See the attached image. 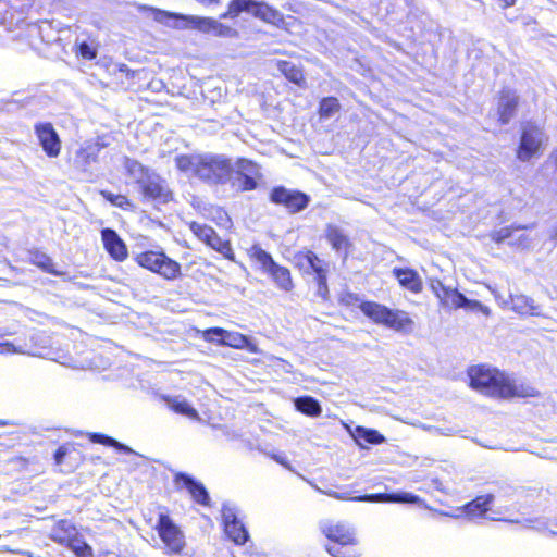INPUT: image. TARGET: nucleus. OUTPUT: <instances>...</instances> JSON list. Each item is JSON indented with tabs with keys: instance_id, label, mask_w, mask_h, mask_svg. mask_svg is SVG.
I'll return each mask as SVG.
<instances>
[{
	"instance_id": "e433bc0d",
	"label": "nucleus",
	"mask_w": 557,
	"mask_h": 557,
	"mask_svg": "<svg viewBox=\"0 0 557 557\" xmlns=\"http://www.w3.org/2000/svg\"><path fill=\"white\" fill-rule=\"evenodd\" d=\"M355 432L357 441H362L367 444L379 445L385 441L384 435L374 429L357 426Z\"/></svg>"
},
{
	"instance_id": "6e6552de",
	"label": "nucleus",
	"mask_w": 557,
	"mask_h": 557,
	"mask_svg": "<svg viewBox=\"0 0 557 557\" xmlns=\"http://www.w3.org/2000/svg\"><path fill=\"white\" fill-rule=\"evenodd\" d=\"M160 540L164 545L166 555H182L186 549V541L183 531L170 517L169 509L162 507L154 525Z\"/></svg>"
},
{
	"instance_id": "3c124183",
	"label": "nucleus",
	"mask_w": 557,
	"mask_h": 557,
	"mask_svg": "<svg viewBox=\"0 0 557 557\" xmlns=\"http://www.w3.org/2000/svg\"><path fill=\"white\" fill-rule=\"evenodd\" d=\"M16 462L21 463V465H27L28 463V459L25 458V457H22V456H18V457H15L14 459Z\"/></svg>"
},
{
	"instance_id": "9b49d317",
	"label": "nucleus",
	"mask_w": 557,
	"mask_h": 557,
	"mask_svg": "<svg viewBox=\"0 0 557 557\" xmlns=\"http://www.w3.org/2000/svg\"><path fill=\"white\" fill-rule=\"evenodd\" d=\"M544 133L542 128L529 121L524 123L520 131L519 143L516 148V157L522 162L530 161L532 158L542 154Z\"/></svg>"
},
{
	"instance_id": "09e8293b",
	"label": "nucleus",
	"mask_w": 557,
	"mask_h": 557,
	"mask_svg": "<svg viewBox=\"0 0 557 557\" xmlns=\"http://www.w3.org/2000/svg\"><path fill=\"white\" fill-rule=\"evenodd\" d=\"M496 1L498 2L499 7L504 10L512 8L517 2V0H496Z\"/></svg>"
},
{
	"instance_id": "412c9836",
	"label": "nucleus",
	"mask_w": 557,
	"mask_h": 557,
	"mask_svg": "<svg viewBox=\"0 0 557 557\" xmlns=\"http://www.w3.org/2000/svg\"><path fill=\"white\" fill-rule=\"evenodd\" d=\"M392 274L403 289L414 295L420 294L423 290V281L416 269L396 267L392 270Z\"/></svg>"
},
{
	"instance_id": "c9c22d12",
	"label": "nucleus",
	"mask_w": 557,
	"mask_h": 557,
	"mask_svg": "<svg viewBox=\"0 0 557 557\" xmlns=\"http://www.w3.org/2000/svg\"><path fill=\"white\" fill-rule=\"evenodd\" d=\"M218 344L221 346H227L235 349H243L247 347L250 344V342L249 338L244 334L226 331L224 337L218 339Z\"/></svg>"
},
{
	"instance_id": "0eeeda50",
	"label": "nucleus",
	"mask_w": 557,
	"mask_h": 557,
	"mask_svg": "<svg viewBox=\"0 0 557 557\" xmlns=\"http://www.w3.org/2000/svg\"><path fill=\"white\" fill-rule=\"evenodd\" d=\"M143 269L154 273L165 281H175L182 276L181 264L162 250H145L134 257Z\"/></svg>"
},
{
	"instance_id": "a211bd4d",
	"label": "nucleus",
	"mask_w": 557,
	"mask_h": 557,
	"mask_svg": "<svg viewBox=\"0 0 557 557\" xmlns=\"http://www.w3.org/2000/svg\"><path fill=\"white\" fill-rule=\"evenodd\" d=\"M34 131L46 156L57 158L61 153L62 141L52 123L39 122Z\"/></svg>"
},
{
	"instance_id": "1a4fd4ad",
	"label": "nucleus",
	"mask_w": 557,
	"mask_h": 557,
	"mask_svg": "<svg viewBox=\"0 0 557 557\" xmlns=\"http://www.w3.org/2000/svg\"><path fill=\"white\" fill-rule=\"evenodd\" d=\"M233 173V163L222 154H201L196 177L207 184H225Z\"/></svg>"
},
{
	"instance_id": "de8ad7c7",
	"label": "nucleus",
	"mask_w": 557,
	"mask_h": 557,
	"mask_svg": "<svg viewBox=\"0 0 557 557\" xmlns=\"http://www.w3.org/2000/svg\"><path fill=\"white\" fill-rule=\"evenodd\" d=\"M226 333V330L222 327H211L205 331L203 337L208 342H216L219 338L224 337V334Z\"/></svg>"
},
{
	"instance_id": "c756f323",
	"label": "nucleus",
	"mask_w": 557,
	"mask_h": 557,
	"mask_svg": "<svg viewBox=\"0 0 557 557\" xmlns=\"http://www.w3.org/2000/svg\"><path fill=\"white\" fill-rule=\"evenodd\" d=\"M364 500L370 502H387V503H405L416 504L419 502V496L411 493H377L370 494L362 497Z\"/></svg>"
},
{
	"instance_id": "20e7f679",
	"label": "nucleus",
	"mask_w": 557,
	"mask_h": 557,
	"mask_svg": "<svg viewBox=\"0 0 557 557\" xmlns=\"http://www.w3.org/2000/svg\"><path fill=\"white\" fill-rule=\"evenodd\" d=\"M359 309L374 324L383 325L395 332L410 333L414 329L413 319L405 310L392 309L373 300H362Z\"/></svg>"
},
{
	"instance_id": "2f4dec72",
	"label": "nucleus",
	"mask_w": 557,
	"mask_h": 557,
	"mask_svg": "<svg viewBox=\"0 0 557 557\" xmlns=\"http://www.w3.org/2000/svg\"><path fill=\"white\" fill-rule=\"evenodd\" d=\"M99 195L107 200L111 206L119 208L124 211H135V203L126 196L122 194H113L110 190L102 189Z\"/></svg>"
},
{
	"instance_id": "39448f33",
	"label": "nucleus",
	"mask_w": 557,
	"mask_h": 557,
	"mask_svg": "<svg viewBox=\"0 0 557 557\" xmlns=\"http://www.w3.org/2000/svg\"><path fill=\"white\" fill-rule=\"evenodd\" d=\"M247 256L251 262L259 265L260 270L272 280L278 289L286 293L294 289V281L290 270L287 267L277 263L259 244H253L248 248Z\"/></svg>"
},
{
	"instance_id": "c85d7f7f",
	"label": "nucleus",
	"mask_w": 557,
	"mask_h": 557,
	"mask_svg": "<svg viewBox=\"0 0 557 557\" xmlns=\"http://www.w3.org/2000/svg\"><path fill=\"white\" fill-rule=\"evenodd\" d=\"M28 262L45 273L52 275L62 274V272L57 270L52 258L39 249H32L28 251Z\"/></svg>"
},
{
	"instance_id": "9d476101",
	"label": "nucleus",
	"mask_w": 557,
	"mask_h": 557,
	"mask_svg": "<svg viewBox=\"0 0 557 557\" xmlns=\"http://www.w3.org/2000/svg\"><path fill=\"white\" fill-rule=\"evenodd\" d=\"M235 165L232 186L240 193L256 190L263 181L261 166L256 161L248 158H237Z\"/></svg>"
},
{
	"instance_id": "7c9ffc66",
	"label": "nucleus",
	"mask_w": 557,
	"mask_h": 557,
	"mask_svg": "<svg viewBox=\"0 0 557 557\" xmlns=\"http://www.w3.org/2000/svg\"><path fill=\"white\" fill-rule=\"evenodd\" d=\"M296 409L305 416L317 418L322 413L320 403L311 396H301L295 399Z\"/></svg>"
},
{
	"instance_id": "5701e85b",
	"label": "nucleus",
	"mask_w": 557,
	"mask_h": 557,
	"mask_svg": "<svg viewBox=\"0 0 557 557\" xmlns=\"http://www.w3.org/2000/svg\"><path fill=\"white\" fill-rule=\"evenodd\" d=\"M81 536L76 527L66 519L59 520L52 528L50 539L63 546L69 547Z\"/></svg>"
},
{
	"instance_id": "f257e3e1",
	"label": "nucleus",
	"mask_w": 557,
	"mask_h": 557,
	"mask_svg": "<svg viewBox=\"0 0 557 557\" xmlns=\"http://www.w3.org/2000/svg\"><path fill=\"white\" fill-rule=\"evenodd\" d=\"M467 373L470 387L490 397L511 399L539 396L535 387L524 383H517L496 368L478 364L470 367Z\"/></svg>"
},
{
	"instance_id": "a878e982",
	"label": "nucleus",
	"mask_w": 557,
	"mask_h": 557,
	"mask_svg": "<svg viewBox=\"0 0 557 557\" xmlns=\"http://www.w3.org/2000/svg\"><path fill=\"white\" fill-rule=\"evenodd\" d=\"M325 239L335 251H344L347 255L352 248L349 237L339 227L332 224L326 225Z\"/></svg>"
},
{
	"instance_id": "4be33fe9",
	"label": "nucleus",
	"mask_w": 557,
	"mask_h": 557,
	"mask_svg": "<svg viewBox=\"0 0 557 557\" xmlns=\"http://www.w3.org/2000/svg\"><path fill=\"white\" fill-rule=\"evenodd\" d=\"M275 65L280 73L292 84L299 88H307V76L301 64L288 60H276Z\"/></svg>"
},
{
	"instance_id": "72a5a7b5",
	"label": "nucleus",
	"mask_w": 557,
	"mask_h": 557,
	"mask_svg": "<svg viewBox=\"0 0 557 557\" xmlns=\"http://www.w3.org/2000/svg\"><path fill=\"white\" fill-rule=\"evenodd\" d=\"M201 154H178L175 157V166L181 172H191L195 176L198 170Z\"/></svg>"
},
{
	"instance_id": "a18cd8bd",
	"label": "nucleus",
	"mask_w": 557,
	"mask_h": 557,
	"mask_svg": "<svg viewBox=\"0 0 557 557\" xmlns=\"http://www.w3.org/2000/svg\"><path fill=\"white\" fill-rule=\"evenodd\" d=\"M211 34H213L216 37H233L237 33L232 27L224 25L215 20L212 26Z\"/></svg>"
},
{
	"instance_id": "473e14b6",
	"label": "nucleus",
	"mask_w": 557,
	"mask_h": 557,
	"mask_svg": "<svg viewBox=\"0 0 557 557\" xmlns=\"http://www.w3.org/2000/svg\"><path fill=\"white\" fill-rule=\"evenodd\" d=\"M252 4L253 0H230L226 11L220 15V18L234 20L238 17L243 12H248L251 14Z\"/></svg>"
},
{
	"instance_id": "79ce46f5",
	"label": "nucleus",
	"mask_w": 557,
	"mask_h": 557,
	"mask_svg": "<svg viewBox=\"0 0 557 557\" xmlns=\"http://www.w3.org/2000/svg\"><path fill=\"white\" fill-rule=\"evenodd\" d=\"M525 497L531 498L532 500L539 499L541 502H547L552 492L549 488L544 487L543 485L539 486H528L524 488Z\"/></svg>"
},
{
	"instance_id": "f3484780",
	"label": "nucleus",
	"mask_w": 557,
	"mask_h": 557,
	"mask_svg": "<svg viewBox=\"0 0 557 557\" xmlns=\"http://www.w3.org/2000/svg\"><path fill=\"white\" fill-rule=\"evenodd\" d=\"M520 107V97L509 87H503L497 94L496 113L499 125H507L516 115Z\"/></svg>"
},
{
	"instance_id": "49530a36",
	"label": "nucleus",
	"mask_w": 557,
	"mask_h": 557,
	"mask_svg": "<svg viewBox=\"0 0 557 557\" xmlns=\"http://www.w3.org/2000/svg\"><path fill=\"white\" fill-rule=\"evenodd\" d=\"M511 235H512V230L510 227H504V228L491 232L490 237L494 243L499 244V243L504 242L505 239L509 238Z\"/></svg>"
},
{
	"instance_id": "f704fd0d",
	"label": "nucleus",
	"mask_w": 557,
	"mask_h": 557,
	"mask_svg": "<svg viewBox=\"0 0 557 557\" xmlns=\"http://www.w3.org/2000/svg\"><path fill=\"white\" fill-rule=\"evenodd\" d=\"M341 103L334 96L324 97L319 101L318 115L320 119H329L341 111Z\"/></svg>"
},
{
	"instance_id": "f8f14e48",
	"label": "nucleus",
	"mask_w": 557,
	"mask_h": 557,
	"mask_svg": "<svg viewBox=\"0 0 557 557\" xmlns=\"http://www.w3.org/2000/svg\"><path fill=\"white\" fill-rule=\"evenodd\" d=\"M430 289L437 298L441 307L457 310L466 308L470 310L481 309V304L478 300H470L456 288L445 285L441 280L435 278L430 283Z\"/></svg>"
},
{
	"instance_id": "dca6fc26",
	"label": "nucleus",
	"mask_w": 557,
	"mask_h": 557,
	"mask_svg": "<svg viewBox=\"0 0 557 557\" xmlns=\"http://www.w3.org/2000/svg\"><path fill=\"white\" fill-rule=\"evenodd\" d=\"M176 491L186 490L191 500L202 507H210L211 499L205 484L186 472H176L173 475Z\"/></svg>"
},
{
	"instance_id": "4c0bfd02",
	"label": "nucleus",
	"mask_w": 557,
	"mask_h": 557,
	"mask_svg": "<svg viewBox=\"0 0 557 557\" xmlns=\"http://www.w3.org/2000/svg\"><path fill=\"white\" fill-rule=\"evenodd\" d=\"M87 436L91 443L101 444V445L109 446V447H114L115 449H117L120 451L131 453V449L127 446L117 442L116 440H114L113 437H111L107 434L94 432V433H89Z\"/></svg>"
},
{
	"instance_id": "393cba45",
	"label": "nucleus",
	"mask_w": 557,
	"mask_h": 557,
	"mask_svg": "<svg viewBox=\"0 0 557 557\" xmlns=\"http://www.w3.org/2000/svg\"><path fill=\"white\" fill-rule=\"evenodd\" d=\"M493 500V494L478 495L462 506V515L468 519L483 518L490 511Z\"/></svg>"
},
{
	"instance_id": "cd10ccee",
	"label": "nucleus",
	"mask_w": 557,
	"mask_h": 557,
	"mask_svg": "<svg viewBox=\"0 0 557 557\" xmlns=\"http://www.w3.org/2000/svg\"><path fill=\"white\" fill-rule=\"evenodd\" d=\"M510 306L512 311L520 315L541 317L540 307L534 304V300L525 295L510 296Z\"/></svg>"
},
{
	"instance_id": "c03bdc74",
	"label": "nucleus",
	"mask_w": 557,
	"mask_h": 557,
	"mask_svg": "<svg viewBox=\"0 0 557 557\" xmlns=\"http://www.w3.org/2000/svg\"><path fill=\"white\" fill-rule=\"evenodd\" d=\"M361 302L359 296L351 292H344L338 297V304L345 308H359Z\"/></svg>"
},
{
	"instance_id": "423d86ee",
	"label": "nucleus",
	"mask_w": 557,
	"mask_h": 557,
	"mask_svg": "<svg viewBox=\"0 0 557 557\" xmlns=\"http://www.w3.org/2000/svg\"><path fill=\"white\" fill-rule=\"evenodd\" d=\"M295 267L306 273L313 274V281L317 285L315 295L323 301L330 298V288L327 283L329 263L321 259L313 250L302 249L294 255Z\"/></svg>"
},
{
	"instance_id": "aec40b11",
	"label": "nucleus",
	"mask_w": 557,
	"mask_h": 557,
	"mask_svg": "<svg viewBox=\"0 0 557 557\" xmlns=\"http://www.w3.org/2000/svg\"><path fill=\"white\" fill-rule=\"evenodd\" d=\"M223 527L227 537L236 545H244L249 540V534L244 523L231 509L223 511Z\"/></svg>"
},
{
	"instance_id": "4468645a",
	"label": "nucleus",
	"mask_w": 557,
	"mask_h": 557,
	"mask_svg": "<svg viewBox=\"0 0 557 557\" xmlns=\"http://www.w3.org/2000/svg\"><path fill=\"white\" fill-rule=\"evenodd\" d=\"M269 200L275 206L285 208L295 214L305 210L310 202V197L298 189H288L285 186H274L269 193Z\"/></svg>"
},
{
	"instance_id": "6ab92c4d",
	"label": "nucleus",
	"mask_w": 557,
	"mask_h": 557,
	"mask_svg": "<svg viewBox=\"0 0 557 557\" xmlns=\"http://www.w3.org/2000/svg\"><path fill=\"white\" fill-rule=\"evenodd\" d=\"M101 240L104 250L116 262H123L128 257V249L125 242L113 228H103L101 231Z\"/></svg>"
},
{
	"instance_id": "2eb2a0df",
	"label": "nucleus",
	"mask_w": 557,
	"mask_h": 557,
	"mask_svg": "<svg viewBox=\"0 0 557 557\" xmlns=\"http://www.w3.org/2000/svg\"><path fill=\"white\" fill-rule=\"evenodd\" d=\"M140 11L151 13L153 18L157 22H164L168 20L185 21L193 28H195L199 32L206 33V34L211 33L212 26L215 21L212 17L184 15L181 13L170 12V11H165V10H161V9L148 7V5H143L140 8Z\"/></svg>"
},
{
	"instance_id": "b1692460",
	"label": "nucleus",
	"mask_w": 557,
	"mask_h": 557,
	"mask_svg": "<svg viewBox=\"0 0 557 557\" xmlns=\"http://www.w3.org/2000/svg\"><path fill=\"white\" fill-rule=\"evenodd\" d=\"M251 15L276 27H281L285 23L284 15L264 1L253 0Z\"/></svg>"
},
{
	"instance_id": "7ed1b4c3",
	"label": "nucleus",
	"mask_w": 557,
	"mask_h": 557,
	"mask_svg": "<svg viewBox=\"0 0 557 557\" xmlns=\"http://www.w3.org/2000/svg\"><path fill=\"white\" fill-rule=\"evenodd\" d=\"M125 168L128 174L138 172L143 175L140 180H137V185L144 201H154L165 205L173 200L174 194L165 178L151 172L137 160L128 159Z\"/></svg>"
},
{
	"instance_id": "a19ab883",
	"label": "nucleus",
	"mask_w": 557,
	"mask_h": 557,
	"mask_svg": "<svg viewBox=\"0 0 557 557\" xmlns=\"http://www.w3.org/2000/svg\"><path fill=\"white\" fill-rule=\"evenodd\" d=\"M67 548H70L76 557H95L92 547L83 539L82 535Z\"/></svg>"
},
{
	"instance_id": "58836bf2",
	"label": "nucleus",
	"mask_w": 557,
	"mask_h": 557,
	"mask_svg": "<svg viewBox=\"0 0 557 557\" xmlns=\"http://www.w3.org/2000/svg\"><path fill=\"white\" fill-rule=\"evenodd\" d=\"M169 407L175 413H178V414H182V416H186V417H188L190 419H198L199 418L197 410L195 408H193L185 400L180 401V400L173 399V400H171L169 403Z\"/></svg>"
},
{
	"instance_id": "ea45409f",
	"label": "nucleus",
	"mask_w": 557,
	"mask_h": 557,
	"mask_svg": "<svg viewBox=\"0 0 557 557\" xmlns=\"http://www.w3.org/2000/svg\"><path fill=\"white\" fill-rule=\"evenodd\" d=\"M73 52L77 58H81L83 60L91 61L97 58L98 51L97 47H94L86 41H82L79 44H76L73 47Z\"/></svg>"
},
{
	"instance_id": "8fccbe9b",
	"label": "nucleus",
	"mask_w": 557,
	"mask_h": 557,
	"mask_svg": "<svg viewBox=\"0 0 557 557\" xmlns=\"http://www.w3.org/2000/svg\"><path fill=\"white\" fill-rule=\"evenodd\" d=\"M196 1L206 7L218 5L220 3V0H196Z\"/></svg>"
},
{
	"instance_id": "37998d69",
	"label": "nucleus",
	"mask_w": 557,
	"mask_h": 557,
	"mask_svg": "<svg viewBox=\"0 0 557 557\" xmlns=\"http://www.w3.org/2000/svg\"><path fill=\"white\" fill-rule=\"evenodd\" d=\"M74 450V444L66 443L59 446L53 454L54 465L58 467L65 465Z\"/></svg>"
},
{
	"instance_id": "ddd939ff",
	"label": "nucleus",
	"mask_w": 557,
	"mask_h": 557,
	"mask_svg": "<svg viewBox=\"0 0 557 557\" xmlns=\"http://www.w3.org/2000/svg\"><path fill=\"white\" fill-rule=\"evenodd\" d=\"M190 232L205 245L221 253L225 259L235 261V253L228 239H223L213 227L196 221L188 223Z\"/></svg>"
},
{
	"instance_id": "bb28decb",
	"label": "nucleus",
	"mask_w": 557,
	"mask_h": 557,
	"mask_svg": "<svg viewBox=\"0 0 557 557\" xmlns=\"http://www.w3.org/2000/svg\"><path fill=\"white\" fill-rule=\"evenodd\" d=\"M99 148L97 145L90 144L81 147L73 161L74 168L79 172H86L89 165L98 160Z\"/></svg>"
},
{
	"instance_id": "f03ea898",
	"label": "nucleus",
	"mask_w": 557,
	"mask_h": 557,
	"mask_svg": "<svg viewBox=\"0 0 557 557\" xmlns=\"http://www.w3.org/2000/svg\"><path fill=\"white\" fill-rule=\"evenodd\" d=\"M320 532L326 539L324 550L331 557H362L358 532L348 522L324 521L320 524Z\"/></svg>"
}]
</instances>
